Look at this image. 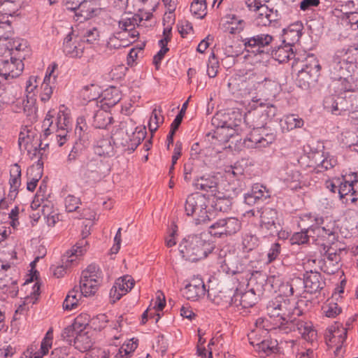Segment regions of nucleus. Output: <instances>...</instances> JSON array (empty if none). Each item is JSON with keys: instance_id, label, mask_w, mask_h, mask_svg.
I'll list each match as a JSON object with an SVG mask.
<instances>
[{"instance_id": "nucleus-1", "label": "nucleus", "mask_w": 358, "mask_h": 358, "mask_svg": "<svg viewBox=\"0 0 358 358\" xmlns=\"http://www.w3.org/2000/svg\"><path fill=\"white\" fill-rule=\"evenodd\" d=\"M303 303V301H300L296 303L282 296H278L268 302L266 313L269 317L273 319L272 322L275 327L286 331H297L304 340L312 342L317 336L313 324L310 322L297 320L295 317L302 315L299 306Z\"/></svg>"}, {"instance_id": "nucleus-2", "label": "nucleus", "mask_w": 358, "mask_h": 358, "mask_svg": "<svg viewBox=\"0 0 358 358\" xmlns=\"http://www.w3.org/2000/svg\"><path fill=\"white\" fill-rule=\"evenodd\" d=\"M184 208L185 214L192 217L196 224L206 223L215 217L208 198L199 192L187 197Z\"/></svg>"}, {"instance_id": "nucleus-3", "label": "nucleus", "mask_w": 358, "mask_h": 358, "mask_svg": "<svg viewBox=\"0 0 358 358\" xmlns=\"http://www.w3.org/2000/svg\"><path fill=\"white\" fill-rule=\"evenodd\" d=\"M249 107L250 109L245 114L244 122L252 129L264 127L267 120L273 117L277 112V108L274 105L261 99H253L249 103Z\"/></svg>"}, {"instance_id": "nucleus-4", "label": "nucleus", "mask_w": 358, "mask_h": 358, "mask_svg": "<svg viewBox=\"0 0 358 358\" xmlns=\"http://www.w3.org/2000/svg\"><path fill=\"white\" fill-rule=\"evenodd\" d=\"M178 249L183 258L196 262L207 257L212 247L200 235H190L181 241Z\"/></svg>"}, {"instance_id": "nucleus-5", "label": "nucleus", "mask_w": 358, "mask_h": 358, "mask_svg": "<svg viewBox=\"0 0 358 358\" xmlns=\"http://www.w3.org/2000/svg\"><path fill=\"white\" fill-rule=\"evenodd\" d=\"M321 66L313 55H308L302 61L301 69L298 71L296 83L303 90H310L316 87L320 76Z\"/></svg>"}, {"instance_id": "nucleus-6", "label": "nucleus", "mask_w": 358, "mask_h": 358, "mask_svg": "<svg viewBox=\"0 0 358 358\" xmlns=\"http://www.w3.org/2000/svg\"><path fill=\"white\" fill-rule=\"evenodd\" d=\"M241 41L245 49L255 55H270L274 38L268 34H258L246 37L241 36Z\"/></svg>"}, {"instance_id": "nucleus-7", "label": "nucleus", "mask_w": 358, "mask_h": 358, "mask_svg": "<svg viewBox=\"0 0 358 358\" xmlns=\"http://www.w3.org/2000/svg\"><path fill=\"white\" fill-rule=\"evenodd\" d=\"M313 217L310 215L305 214L301 217L299 226L301 228V231L294 233L291 238L293 244H303L308 242L309 235L308 232H318V235H322L321 232H324V227L320 226L322 223V217H315L312 220Z\"/></svg>"}, {"instance_id": "nucleus-8", "label": "nucleus", "mask_w": 358, "mask_h": 358, "mask_svg": "<svg viewBox=\"0 0 358 358\" xmlns=\"http://www.w3.org/2000/svg\"><path fill=\"white\" fill-rule=\"evenodd\" d=\"M259 215V231L264 236H274L281 230L278 211L275 208L264 207L257 211Z\"/></svg>"}, {"instance_id": "nucleus-9", "label": "nucleus", "mask_w": 358, "mask_h": 358, "mask_svg": "<svg viewBox=\"0 0 358 358\" xmlns=\"http://www.w3.org/2000/svg\"><path fill=\"white\" fill-rule=\"evenodd\" d=\"M52 118L53 116L48 113L43 120L42 127L45 131L44 134H52L59 131H64L66 134L70 131V117L67 108L64 105L59 107L55 122Z\"/></svg>"}, {"instance_id": "nucleus-10", "label": "nucleus", "mask_w": 358, "mask_h": 358, "mask_svg": "<svg viewBox=\"0 0 358 358\" xmlns=\"http://www.w3.org/2000/svg\"><path fill=\"white\" fill-rule=\"evenodd\" d=\"M346 254L345 248L330 247L326 251L324 258L319 261V267L327 274H334L341 268L342 257Z\"/></svg>"}, {"instance_id": "nucleus-11", "label": "nucleus", "mask_w": 358, "mask_h": 358, "mask_svg": "<svg viewBox=\"0 0 358 358\" xmlns=\"http://www.w3.org/2000/svg\"><path fill=\"white\" fill-rule=\"evenodd\" d=\"M241 228V222L236 217L219 219L209 227V233L216 237L231 236Z\"/></svg>"}, {"instance_id": "nucleus-12", "label": "nucleus", "mask_w": 358, "mask_h": 358, "mask_svg": "<svg viewBox=\"0 0 358 358\" xmlns=\"http://www.w3.org/2000/svg\"><path fill=\"white\" fill-rule=\"evenodd\" d=\"M38 136H23L19 138L18 145L20 150H26L27 155L31 159H36L37 163L40 162V158L42 156V150L48 145V143L44 144L43 146L42 140L38 138H36Z\"/></svg>"}, {"instance_id": "nucleus-13", "label": "nucleus", "mask_w": 358, "mask_h": 358, "mask_svg": "<svg viewBox=\"0 0 358 358\" xmlns=\"http://www.w3.org/2000/svg\"><path fill=\"white\" fill-rule=\"evenodd\" d=\"M346 335L345 329L331 330L327 334L326 340L329 348L336 347V349L334 350V358L343 357L345 352L343 343L345 340Z\"/></svg>"}, {"instance_id": "nucleus-14", "label": "nucleus", "mask_w": 358, "mask_h": 358, "mask_svg": "<svg viewBox=\"0 0 358 358\" xmlns=\"http://www.w3.org/2000/svg\"><path fill=\"white\" fill-rule=\"evenodd\" d=\"M85 50L84 41L77 36H74L73 32L69 33L64 38L63 43V52L72 58H80Z\"/></svg>"}, {"instance_id": "nucleus-15", "label": "nucleus", "mask_w": 358, "mask_h": 358, "mask_svg": "<svg viewBox=\"0 0 358 358\" xmlns=\"http://www.w3.org/2000/svg\"><path fill=\"white\" fill-rule=\"evenodd\" d=\"M348 50L344 49L336 52L330 64V72L332 78L336 80H342L345 76V71L348 67V57L345 58Z\"/></svg>"}, {"instance_id": "nucleus-16", "label": "nucleus", "mask_w": 358, "mask_h": 358, "mask_svg": "<svg viewBox=\"0 0 358 358\" xmlns=\"http://www.w3.org/2000/svg\"><path fill=\"white\" fill-rule=\"evenodd\" d=\"M292 44L287 43L283 45L271 46L270 55L279 63H285L290 59H294L292 66H296L298 62L300 60L296 54L293 51Z\"/></svg>"}, {"instance_id": "nucleus-17", "label": "nucleus", "mask_w": 358, "mask_h": 358, "mask_svg": "<svg viewBox=\"0 0 358 358\" xmlns=\"http://www.w3.org/2000/svg\"><path fill=\"white\" fill-rule=\"evenodd\" d=\"M182 295L188 300L197 301L206 294V286L199 277L193 278L182 289Z\"/></svg>"}, {"instance_id": "nucleus-18", "label": "nucleus", "mask_w": 358, "mask_h": 358, "mask_svg": "<svg viewBox=\"0 0 358 358\" xmlns=\"http://www.w3.org/2000/svg\"><path fill=\"white\" fill-rule=\"evenodd\" d=\"M208 298L217 305H233V290L218 287L209 288L207 291Z\"/></svg>"}, {"instance_id": "nucleus-19", "label": "nucleus", "mask_w": 358, "mask_h": 358, "mask_svg": "<svg viewBox=\"0 0 358 358\" xmlns=\"http://www.w3.org/2000/svg\"><path fill=\"white\" fill-rule=\"evenodd\" d=\"M24 68V64L20 59H15L10 61L0 58V76L5 79L14 78L20 75Z\"/></svg>"}, {"instance_id": "nucleus-20", "label": "nucleus", "mask_w": 358, "mask_h": 358, "mask_svg": "<svg viewBox=\"0 0 358 358\" xmlns=\"http://www.w3.org/2000/svg\"><path fill=\"white\" fill-rule=\"evenodd\" d=\"M134 284L135 281L131 275L120 277L115 281L110 294L115 300H119L133 288Z\"/></svg>"}, {"instance_id": "nucleus-21", "label": "nucleus", "mask_w": 358, "mask_h": 358, "mask_svg": "<svg viewBox=\"0 0 358 358\" xmlns=\"http://www.w3.org/2000/svg\"><path fill=\"white\" fill-rule=\"evenodd\" d=\"M57 67L56 64L49 66L47 69L45 76L41 85V92L40 94L41 100L43 102L48 101L52 94L53 87L56 82L57 76L53 75L54 71Z\"/></svg>"}, {"instance_id": "nucleus-22", "label": "nucleus", "mask_w": 358, "mask_h": 358, "mask_svg": "<svg viewBox=\"0 0 358 358\" xmlns=\"http://www.w3.org/2000/svg\"><path fill=\"white\" fill-rule=\"evenodd\" d=\"M218 179L215 176L205 175L198 178L194 183L197 189L210 193V195L216 194L217 189Z\"/></svg>"}, {"instance_id": "nucleus-23", "label": "nucleus", "mask_w": 358, "mask_h": 358, "mask_svg": "<svg viewBox=\"0 0 358 358\" xmlns=\"http://www.w3.org/2000/svg\"><path fill=\"white\" fill-rule=\"evenodd\" d=\"M271 192L266 186L256 183L252 185L251 192L245 194V202L250 205L256 203L259 200H265L269 198Z\"/></svg>"}, {"instance_id": "nucleus-24", "label": "nucleus", "mask_w": 358, "mask_h": 358, "mask_svg": "<svg viewBox=\"0 0 358 358\" xmlns=\"http://www.w3.org/2000/svg\"><path fill=\"white\" fill-rule=\"evenodd\" d=\"M303 25L300 21H297L290 24L287 29L283 30L284 39L283 43H287L294 45L299 41L303 34Z\"/></svg>"}, {"instance_id": "nucleus-25", "label": "nucleus", "mask_w": 358, "mask_h": 358, "mask_svg": "<svg viewBox=\"0 0 358 358\" xmlns=\"http://www.w3.org/2000/svg\"><path fill=\"white\" fill-rule=\"evenodd\" d=\"M320 274L313 270L310 272H307L304 279L303 280V285L307 292L315 293L322 288V283L321 282Z\"/></svg>"}, {"instance_id": "nucleus-26", "label": "nucleus", "mask_w": 358, "mask_h": 358, "mask_svg": "<svg viewBox=\"0 0 358 358\" xmlns=\"http://www.w3.org/2000/svg\"><path fill=\"white\" fill-rule=\"evenodd\" d=\"M234 303L236 306H241L243 308L253 306L257 301V297L252 289L242 294H234L233 291Z\"/></svg>"}, {"instance_id": "nucleus-27", "label": "nucleus", "mask_w": 358, "mask_h": 358, "mask_svg": "<svg viewBox=\"0 0 358 358\" xmlns=\"http://www.w3.org/2000/svg\"><path fill=\"white\" fill-rule=\"evenodd\" d=\"M268 136L270 138L268 139L262 136H245L244 138L240 139V141H242L243 146L247 148H265L273 141L272 136Z\"/></svg>"}, {"instance_id": "nucleus-28", "label": "nucleus", "mask_w": 358, "mask_h": 358, "mask_svg": "<svg viewBox=\"0 0 358 358\" xmlns=\"http://www.w3.org/2000/svg\"><path fill=\"white\" fill-rule=\"evenodd\" d=\"M89 234V231H83V238H86ZM87 244V241L84 239L81 240L78 242L71 251V254L69 252L66 253V255L64 257L63 261L65 263V267H67L70 264H73L76 262V259L81 256L83 254V252L85 250L83 249V246Z\"/></svg>"}, {"instance_id": "nucleus-29", "label": "nucleus", "mask_w": 358, "mask_h": 358, "mask_svg": "<svg viewBox=\"0 0 358 358\" xmlns=\"http://www.w3.org/2000/svg\"><path fill=\"white\" fill-rule=\"evenodd\" d=\"M213 200L210 204L212 210L214 208L220 212H227L230 209L232 202L229 196H226L220 191L213 194Z\"/></svg>"}, {"instance_id": "nucleus-30", "label": "nucleus", "mask_w": 358, "mask_h": 358, "mask_svg": "<svg viewBox=\"0 0 358 358\" xmlns=\"http://www.w3.org/2000/svg\"><path fill=\"white\" fill-rule=\"evenodd\" d=\"M43 164L38 162L28 169L27 174L30 179L27 182V187L29 191L33 192L37 185V183L42 176Z\"/></svg>"}, {"instance_id": "nucleus-31", "label": "nucleus", "mask_w": 358, "mask_h": 358, "mask_svg": "<svg viewBox=\"0 0 358 358\" xmlns=\"http://www.w3.org/2000/svg\"><path fill=\"white\" fill-rule=\"evenodd\" d=\"M106 337L110 345H117V341L121 338L123 328V317L121 315L118 317L116 323L113 327H106Z\"/></svg>"}, {"instance_id": "nucleus-32", "label": "nucleus", "mask_w": 358, "mask_h": 358, "mask_svg": "<svg viewBox=\"0 0 358 358\" xmlns=\"http://www.w3.org/2000/svg\"><path fill=\"white\" fill-rule=\"evenodd\" d=\"M227 23L229 26L227 28L226 31L230 34L234 35L240 34L243 31L246 22L234 14H229L227 15Z\"/></svg>"}, {"instance_id": "nucleus-33", "label": "nucleus", "mask_w": 358, "mask_h": 358, "mask_svg": "<svg viewBox=\"0 0 358 358\" xmlns=\"http://www.w3.org/2000/svg\"><path fill=\"white\" fill-rule=\"evenodd\" d=\"M121 32L113 34L107 42L104 53L107 55H111L113 50H118L121 48H124L129 45L127 40L120 39Z\"/></svg>"}, {"instance_id": "nucleus-34", "label": "nucleus", "mask_w": 358, "mask_h": 358, "mask_svg": "<svg viewBox=\"0 0 358 358\" xmlns=\"http://www.w3.org/2000/svg\"><path fill=\"white\" fill-rule=\"evenodd\" d=\"M281 127L283 132L290 131L296 128H301L303 125V119L292 114L285 117L281 120Z\"/></svg>"}, {"instance_id": "nucleus-35", "label": "nucleus", "mask_w": 358, "mask_h": 358, "mask_svg": "<svg viewBox=\"0 0 358 358\" xmlns=\"http://www.w3.org/2000/svg\"><path fill=\"white\" fill-rule=\"evenodd\" d=\"M0 5V15H5L6 19H8L9 16H13L17 11L20 6L22 0H3Z\"/></svg>"}, {"instance_id": "nucleus-36", "label": "nucleus", "mask_w": 358, "mask_h": 358, "mask_svg": "<svg viewBox=\"0 0 358 358\" xmlns=\"http://www.w3.org/2000/svg\"><path fill=\"white\" fill-rule=\"evenodd\" d=\"M258 12L259 13L256 19L258 24L262 26H269L272 22L276 21L275 17H272V15H273V10L272 9H269L265 4L260 6V9Z\"/></svg>"}, {"instance_id": "nucleus-37", "label": "nucleus", "mask_w": 358, "mask_h": 358, "mask_svg": "<svg viewBox=\"0 0 358 358\" xmlns=\"http://www.w3.org/2000/svg\"><path fill=\"white\" fill-rule=\"evenodd\" d=\"M164 122V117L162 115V109L159 106L153 109L150 120L148 121V127L151 134L157 131L160 124Z\"/></svg>"}, {"instance_id": "nucleus-38", "label": "nucleus", "mask_w": 358, "mask_h": 358, "mask_svg": "<svg viewBox=\"0 0 358 358\" xmlns=\"http://www.w3.org/2000/svg\"><path fill=\"white\" fill-rule=\"evenodd\" d=\"M82 295V293L79 292L78 289L74 287L69 292L64 301V309L71 310L76 308L78 305L79 300Z\"/></svg>"}, {"instance_id": "nucleus-39", "label": "nucleus", "mask_w": 358, "mask_h": 358, "mask_svg": "<svg viewBox=\"0 0 358 358\" xmlns=\"http://www.w3.org/2000/svg\"><path fill=\"white\" fill-rule=\"evenodd\" d=\"M343 182H340L338 187V194L343 203L348 204L350 203L349 198L352 195L353 187L351 182V178L349 180L343 179Z\"/></svg>"}, {"instance_id": "nucleus-40", "label": "nucleus", "mask_w": 358, "mask_h": 358, "mask_svg": "<svg viewBox=\"0 0 358 358\" xmlns=\"http://www.w3.org/2000/svg\"><path fill=\"white\" fill-rule=\"evenodd\" d=\"M53 338V331L50 328L46 333L44 338L43 339L41 345L40 351L36 352L33 356L29 358H42L43 355L48 352L49 348H51Z\"/></svg>"}, {"instance_id": "nucleus-41", "label": "nucleus", "mask_w": 358, "mask_h": 358, "mask_svg": "<svg viewBox=\"0 0 358 358\" xmlns=\"http://www.w3.org/2000/svg\"><path fill=\"white\" fill-rule=\"evenodd\" d=\"M13 30L11 23L5 15H0V42L6 41L11 38Z\"/></svg>"}, {"instance_id": "nucleus-42", "label": "nucleus", "mask_w": 358, "mask_h": 358, "mask_svg": "<svg viewBox=\"0 0 358 358\" xmlns=\"http://www.w3.org/2000/svg\"><path fill=\"white\" fill-rule=\"evenodd\" d=\"M113 148L110 138H101L94 147V152L99 156L109 155L113 152Z\"/></svg>"}, {"instance_id": "nucleus-43", "label": "nucleus", "mask_w": 358, "mask_h": 358, "mask_svg": "<svg viewBox=\"0 0 358 358\" xmlns=\"http://www.w3.org/2000/svg\"><path fill=\"white\" fill-rule=\"evenodd\" d=\"M18 287L15 280L12 278L5 276L0 278V289L4 293L9 294L12 296L17 295Z\"/></svg>"}, {"instance_id": "nucleus-44", "label": "nucleus", "mask_w": 358, "mask_h": 358, "mask_svg": "<svg viewBox=\"0 0 358 358\" xmlns=\"http://www.w3.org/2000/svg\"><path fill=\"white\" fill-rule=\"evenodd\" d=\"M100 281L80 279V291L85 296L94 294L97 290Z\"/></svg>"}, {"instance_id": "nucleus-45", "label": "nucleus", "mask_w": 358, "mask_h": 358, "mask_svg": "<svg viewBox=\"0 0 358 358\" xmlns=\"http://www.w3.org/2000/svg\"><path fill=\"white\" fill-rule=\"evenodd\" d=\"M137 347V341H134V338L130 339L119 349V352L116 355L117 358H131Z\"/></svg>"}, {"instance_id": "nucleus-46", "label": "nucleus", "mask_w": 358, "mask_h": 358, "mask_svg": "<svg viewBox=\"0 0 358 358\" xmlns=\"http://www.w3.org/2000/svg\"><path fill=\"white\" fill-rule=\"evenodd\" d=\"M10 178L9 180L10 188L12 189L11 192H15L20 185V178H21V169L17 164H15L11 166L10 171Z\"/></svg>"}, {"instance_id": "nucleus-47", "label": "nucleus", "mask_w": 358, "mask_h": 358, "mask_svg": "<svg viewBox=\"0 0 358 358\" xmlns=\"http://www.w3.org/2000/svg\"><path fill=\"white\" fill-rule=\"evenodd\" d=\"M259 245V238L251 233H245L242 236V246L245 252H249L256 248Z\"/></svg>"}, {"instance_id": "nucleus-48", "label": "nucleus", "mask_w": 358, "mask_h": 358, "mask_svg": "<svg viewBox=\"0 0 358 358\" xmlns=\"http://www.w3.org/2000/svg\"><path fill=\"white\" fill-rule=\"evenodd\" d=\"M324 108L329 112L334 115H341L344 108H338V103L335 95H329L324 98L323 101Z\"/></svg>"}, {"instance_id": "nucleus-49", "label": "nucleus", "mask_w": 358, "mask_h": 358, "mask_svg": "<svg viewBox=\"0 0 358 358\" xmlns=\"http://www.w3.org/2000/svg\"><path fill=\"white\" fill-rule=\"evenodd\" d=\"M65 4L66 8L71 10H80L81 13H80V16H83L85 18H87L89 16L88 10H85L86 7L87 2L85 0H65Z\"/></svg>"}, {"instance_id": "nucleus-50", "label": "nucleus", "mask_w": 358, "mask_h": 358, "mask_svg": "<svg viewBox=\"0 0 358 358\" xmlns=\"http://www.w3.org/2000/svg\"><path fill=\"white\" fill-rule=\"evenodd\" d=\"M80 279L88 280L100 281L101 272L99 268L94 264H90L82 272Z\"/></svg>"}, {"instance_id": "nucleus-51", "label": "nucleus", "mask_w": 358, "mask_h": 358, "mask_svg": "<svg viewBox=\"0 0 358 358\" xmlns=\"http://www.w3.org/2000/svg\"><path fill=\"white\" fill-rule=\"evenodd\" d=\"M206 0H194L190 6V10L193 15L202 19L206 15Z\"/></svg>"}, {"instance_id": "nucleus-52", "label": "nucleus", "mask_w": 358, "mask_h": 358, "mask_svg": "<svg viewBox=\"0 0 358 358\" xmlns=\"http://www.w3.org/2000/svg\"><path fill=\"white\" fill-rule=\"evenodd\" d=\"M74 345L80 351H87L92 346V342L85 334H80L74 339Z\"/></svg>"}, {"instance_id": "nucleus-53", "label": "nucleus", "mask_w": 358, "mask_h": 358, "mask_svg": "<svg viewBox=\"0 0 358 358\" xmlns=\"http://www.w3.org/2000/svg\"><path fill=\"white\" fill-rule=\"evenodd\" d=\"M141 21V19L138 16H133L132 17L122 18L118 22V27L124 32L127 33L129 30L135 28L136 25Z\"/></svg>"}, {"instance_id": "nucleus-54", "label": "nucleus", "mask_w": 358, "mask_h": 358, "mask_svg": "<svg viewBox=\"0 0 358 358\" xmlns=\"http://www.w3.org/2000/svg\"><path fill=\"white\" fill-rule=\"evenodd\" d=\"M323 314L327 317H335L341 313V308L333 300H328L322 307Z\"/></svg>"}, {"instance_id": "nucleus-55", "label": "nucleus", "mask_w": 358, "mask_h": 358, "mask_svg": "<svg viewBox=\"0 0 358 358\" xmlns=\"http://www.w3.org/2000/svg\"><path fill=\"white\" fill-rule=\"evenodd\" d=\"M99 95L98 87L93 84L86 85L81 90V96L88 101H95Z\"/></svg>"}, {"instance_id": "nucleus-56", "label": "nucleus", "mask_w": 358, "mask_h": 358, "mask_svg": "<svg viewBox=\"0 0 358 358\" xmlns=\"http://www.w3.org/2000/svg\"><path fill=\"white\" fill-rule=\"evenodd\" d=\"M285 181L287 186L291 189H296L301 187V175L296 171L287 173V176Z\"/></svg>"}, {"instance_id": "nucleus-57", "label": "nucleus", "mask_w": 358, "mask_h": 358, "mask_svg": "<svg viewBox=\"0 0 358 358\" xmlns=\"http://www.w3.org/2000/svg\"><path fill=\"white\" fill-rule=\"evenodd\" d=\"M219 67L220 66L218 59L216 57L215 53L212 52L208 59L207 68L208 76L210 78H215L217 74Z\"/></svg>"}, {"instance_id": "nucleus-58", "label": "nucleus", "mask_w": 358, "mask_h": 358, "mask_svg": "<svg viewBox=\"0 0 358 358\" xmlns=\"http://www.w3.org/2000/svg\"><path fill=\"white\" fill-rule=\"evenodd\" d=\"M99 32L96 27H92L91 29H87L83 34L81 41H84V44L85 43H94L95 41L99 40Z\"/></svg>"}, {"instance_id": "nucleus-59", "label": "nucleus", "mask_w": 358, "mask_h": 358, "mask_svg": "<svg viewBox=\"0 0 358 358\" xmlns=\"http://www.w3.org/2000/svg\"><path fill=\"white\" fill-rule=\"evenodd\" d=\"M65 208L68 212L76 211L79 208L80 200L73 195H68L65 198Z\"/></svg>"}, {"instance_id": "nucleus-60", "label": "nucleus", "mask_w": 358, "mask_h": 358, "mask_svg": "<svg viewBox=\"0 0 358 358\" xmlns=\"http://www.w3.org/2000/svg\"><path fill=\"white\" fill-rule=\"evenodd\" d=\"M10 41L8 42L9 45L7 46L8 48H10L11 50H15L17 51H24L26 48H27V41L24 39L17 38V39H10Z\"/></svg>"}, {"instance_id": "nucleus-61", "label": "nucleus", "mask_w": 358, "mask_h": 358, "mask_svg": "<svg viewBox=\"0 0 358 358\" xmlns=\"http://www.w3.org/2000/svg\"><path fill=\"white\" fill-rule=\"evenodd\" d=\"M336 164V160L333 157H326L317 164L316 169H317V171H327L333 168Z\"/></svg>"}, {"instance_id": "nucleus-62", "label": "nucleus", "mask_w": 358, "mask_h": 358, "mask_svg": "<svg viewBox=\"0 0 358 358\" xmlns=\"http://www.w3.org/2000/svg\"><path fill=\"white\" fill-rule=\"evenodd\" d=\"M94 164L88 166V169L85 173L87 182H94L100 180V170H93Z\"/></svg>"}, {"instance_id": "nucleus-63", "label": "nucleus", "mask_w": 358, "mask_h": 358, "mask_svg": "<svg viewBox=\"0 0 358 358\" xmlns=\"http://www.w3.org/2000/svg\"><path fill=\"white\" fill-rule=\"evenodd\" d=\"M92 322L95 329L101 330L107 327L106 323L108 322V319L106 315L101 314L93 318Z\"/></svg>"}, {"instance_id": "nucleus-64", "label": "nucleus", "mask_w": 358, "mask_h": 358, "mask_svg": "<svg viewBox=\"0 0 358 358\" xmlns=\"http://www.w3.org/2000/svg\"><path fill=\"white\" fill-rule=\"evenodd\" d=\"M289 283L290 293L293 295L294 294H300L301 290L304 287L303 285V280L300 278H294L289 281Z\"/></svg>"}]
</instances>
